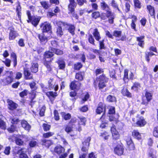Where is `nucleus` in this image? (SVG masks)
Returning <instances> with one entry per match:
<instances>
[{"instance_id": "obj_1", "label": "nucleus", "mask_w": 158, "mask_h": 158, "mask_svg": "<svg viewBox=\"0 0 158 158\" xmlns=\"http://www.w3.org/2000/svg\"><path fill=\"white\" fill-rule=\"evenodd\" d=\"M92 34H90L88 37V40L89 43L93 46H95V40L94 37L95 38L96 41L98 42L99 50L96 49H93L92 52L94 53L100 55V50L102 49L105 50L106 49V46L105 43V40L104 39L101 40V37L100 32L97 28L94 29Z\"/></svg>"}, {"instance_id": "obj_2", "label": "nucleus", "mask_w": 158, "mask_h": 158, "mask_svg": "<svg viewBox=\"0 0 158 158\" xmlns=\"http://www.w3.org/2000/svg\"><path fill=\"white\" fill-rule=\"evenodd\" d=\"M109 81V78L105 74H102L97 77L96 80L93 82V85L94 88L98 86L99 90L103 92L102 89L107 86L106 83Z\"/></svg>"}, {"instance_id": "obj_3", "label": "nucleus", "mask_w": 158, "mask_h": 158, "mask_svg": "<svg viewBox=\"0 0 158 158\" xmlns=\"http://www.w3.org/2000/svg\"><path fill=\"white\" fill-rule=\"evenodd\" d=\"M100 6L102 9L103 10L106 11V13L105 14H107L108 11L110 12V16L108 17H106V19L108 18V23L110 24H113L114 23V20L115 18V16L114 15V13L112 12L111 9H110L108 5L104 1H103L100 3Z\"/></svg>"}, {"instance_id": "obj_4", "label": "nucleus", "mask_w": 158, "mask_h": 158, "mask_svg": "<svg viewBox=\"0 0 158 158\" xmlns=\"http://www.w3.org/2000/svg\"><path fill=\"white\" fill-rule=\"evenodd\" d=\"M9 75H6L4 78L1 79L0 83L3 86H8L14 81V73L12 71L8 72Z\"/></svg>"}, {"instance_id": "obj_5", "label": "nucleus", "mask_w": 158, "mask_h": 158, "mask_svg": "<svg viewBox=\"0 0 158 158\" xmlns=\"http://www.w3.org/2000/svg\"><path fill=\"white\" fill-rule=\"evenodd\" d=\"M136 121L134 118L132 119V121L135 123L132 124L134 127H144L147 124V122L143 116H140L139 114H137L136 116Z\"/></svg>"}, {"instance_id": "obj_6", "label": "nucleus", "mask_w": 158, "mask_h": 158, "mask_svg": "<svg viewBox=\"0 0 158 158\" xmlns=\"http://www.w3.org/2000/svg\"><path fill=\"white\" fill-rule=\"evenodd\" d=\"M26 14L28 17L27 23H31L34 27H36L40 21V18L31 15L30 11L29 10L27 11Z\"/></svg>"}, {"instance_id": "obj_7", "label": "nucleus", "mask_w": 158, "mask_h": 158, "mask_svg": "<svg viewBox=\"0 0 158 158\" xmlns=\"http://www.w3.org/2000/svg\"><path fill=\"white\" fill-rule=\"evenodd\" d=\"M69 3L68 4V14L72 15L73 16L78 19L79 18L78 16L75 12V8L76 7L77 3L74 0H69Z\"/></svg>"}, {"instance_id": "obj_8", "label": "nucleus", "mask_w": 158, "mask_h": 158, "mask_svg": "<svg viewBox=\"0 0 158 158\" xmlns=\"http://www.w3.org/2000/svg\"><path fill=\"white\" fill-rule=\"evenodd\" d=\"M107 12V14L103 12L100 15L99 11H94L92 13L91 15V17L93 19L96 20L98 18H100L102 20H105L107 19L106 17L109 16L110 14V12L109 11H108Z\"/></svg>"}, {"instance_id": "obj_9", "label": "nucleus", "mask_w": 158, "mask_h": 158, "mask_svg": "<svg viewBox=\"0 0 158 158\" xmlns=\"http://www.w3.org/2000/svg\"><path fill=\"white\" fill-rule=\"evenodd\" d=\"M9 31L8 39L10 41L14 40L19 36V33L13 26L8 28Z\"/></svg>"}, {"instance_id": "obj_10", "label": "nucleus", "mask_w": 158, "mask_h": 158, "mask_svg": "<svg viewBox=\"0 0 158 158\" xmlns=\"http://www.w3.org/2000/svg\"><path fill=\"white\" fill-rule=\"evenodd\" d=\"M40 27L42 28V33H49L50 35L52 34V27L50 23L45 22L41 24Z\"/></svg>"}, {"instance_id": "obj_11", "label": "nucleus", "mask_w": 158, "mask_h": 158, "mask_svg": "<svg viewBox=\"0 0 158 158\" xmlns=\"http://www.w3.org/2000/svg\"><path fill=\"white\" fill-rule=\"evenodd\" d=\"M7 109L10 111L9 113L10 114L13 113L15 111L17 110L18 107V105L12 100L7 99Z\"/></svg>"}, {"instance_id": "obj_12", "label": "nucleus", "mask_w": 158, "mask_h": 158, "mask_svg": "<svg viewBox=\"0 0 158 158\" xmlns=\"http://www.w3.org/2000/svg\"><path fill=\"white\" fill-rule=\"evenodd\" d=\"M90 140V137H88L87 138H85L84 141L82 142V146L81 148V150L82 152L83 153V154H86V155H87Z\"/></svg>"}, {"instance_id": "obj_13", "label": "nucleus", "mask_w": 158, "mask_h": 158, "mask_svg": "<svg viewBox=\"0 0 158 158\" xmlns=\"http://www.w3.org/2000/svg\"><path fill=\"white\" fill-rule=\"evenodd\" d=\"M61 24H62L63 26L64 27L67 28L66 30L71 34L72 35H73L75 34V30L76 29L75 26L72 24H70L66 22H61Z\"/></svg>"}, {"instance_id": "obj_14", "label": "nucleus", "mask_w": 158, "mask_h": 158, "mask_svg": "<svg viewBox=\"0 0 158 158\" xmlns=\"http://www.w3.org/2000/svg\"><path fill=\"white\" fill-rule=\"evenodd\" d=\"M126 143L127 150L129 151L134 150L135 149V146L131 137L127 136L125 139Z\"/></svg>"}, {"instance_id": "obj_15", "label": "nucleus", "mask_w": 158, "mask_h": 158, "mask_svg": "<svg viewBox=\"0 0 158 158\" xmlns=\"http://www.w3.org/2000/svg\"><path fill=\"white\" fill-rule=\"evenodd\" d=\"M124 147L123 144L120 142L114 148V153L119 156L122 155L124 152Z\"/></svg>"}, {"instance_id": "obj_16", "label": "nucleus", "mask_w": 158, "mask_h": 158, "mask_svg": "<svg viewBox=\"0 0 158 158\" xmlns=\"http://www.w3.org/2000/svg\"><path fill=\"white\" fill-rule=\"evenodd\" d=\"M81 84L80 82L74 80L70 83L69 88L71 90L78 91L80 89Z\"/></svg>"}, {"instance_id": "obj_17", "label": "nucleus", "mask_w": 158, "mask_h": 158, "mask_svg": "<svg viewBox=\"0 0 158 158\" xmlns=\"http://www.w3.org/2000/svg\"><path fill=\"white\" fill-rule=\"evenodd\" d=\"M110 131L112 134V139L113 140H116L120 138V135L116 129L115 125L113 124L110 128Z\"/></svg>"}, {"instance_id": "obj_18", "label": "nucleus", "mask_w": 158, "mask_h": 158, "mask_svg": "<svg viewBox=\"0 0 158 158\" xmlns=\"http://www.w3.org/2000/svg\"><path fill=\"white\" fill-rule=\"evenodd\" d=\"M106 105L103 102H100L98 105L95 112L97 114H100L102 113H106Z\"/></svg>"}, {"instance_id": "obj_19", "label": "nucleus", "mask_w": 158, "mask_h": 158, "mask_svg": "<svg viewBox=\"0 0 158 158\" xmlns=\"http://www.w3.org/2000/svg\"><path fill=\"white\" fill-rule=\"evenodd\" d=\"M145 96L146 100L142 99L141 104L147 106L149 102L152 100V95L151 93L146 91L145 92Z\"/></svg>"}, {"instance_id": "obj_20", "label": "nucleus", "mask_w": 158, "mask_h": 158, "mask_svg": "<svg viewBox=\"0 0 158 158\" xmlns=\"http://www.w3.org/2000/svg\"><path fill=\"white\" fill-rule=\"evenodd\" d=\"M38 146V143L37 139L32 137L29 140L27 149H31L32 148H35Z\"/></svg>"}, {"instance_id": "obj_21", "label": "nucleus", "mask_w": 158, "mask_h": 158, "mask_svg": "<svg viewBox=\"0 0 158 158\" xmlns=\"http://www.w3.org/2000/svg\"><path fill=\"white\" fill-rule=\"evenodd\" d=\"M37 36L41 44L45 45L48 42L49 37L46 36L44 33L38 34Z\"/></svg>"}, {"instance_id": "obj_22", "label": "nucleus", "mask_w": 158, "mask_h": 158, "mask_svg": "<svg viewBox=\"0 0 158 158\" xmlns=\"http://www.w3.org/2000/svg\"><path fill=\"white\" fill-rule=\"evenodd\" d=\"M23 70L24 77L26 80H30L33 79V75L30 71L29 68L24 67Z\"/></svg>"}, {"instance_id": "obj_23", "label": "nucleus", "mask_w": 158, "mask_h": 158, "mask_svg": "<svg viewBox=\"0 0 158 158\" xmlns=\"http://www.w3.org/2000/svg\"><path fill=\"white\" fill-rule=\"evenodd\" d=\"M65 151V149L60 145H58L55 147L53 151H52V153H56L58 155L64 153Z\"/></svg>"}, {"instance_id": "obj_24", "label": "nucleus", "mask_w": 158, "mask_h": 158, "mask_svg": "<svg viewBox=\"0 0 158 158\" xmlns=\"http://www.w3.org/2000/svg\"><path fill=\"white\" fill-rule=\"evenodd\" d=\"M61 22H63L62 21H58L56 23V25L58 27L56 29V34L59 37H61L63 35L64 33L62 30V28L61 25L62 24H61Z\"/></svg>"}, {"instance_id": "obj_25", "label": "nucleus", "mask_w": 158, "mask_h": 158, "mask_svg": "<svg viewBox=\"0 0 158 158\" xmlns=\"http://www.w3.org/2000/svg\"><path fill=\"white\" fill-rule=\"evenodd\" d=\"M53 60V58H52L48 60L43 61V64L48 72H51L52 71V63Z\"/></svg>"}, {"instance_id": "obj_26", "label": "nucleus", "mask_w": 158, "mask_h": 158, "mask_svg": "<svg viewBox=\"0 0 158 158\" xmlns=\"http://www.w3.org/2000/svg\"><path fill=\"white\" fill-rule=\"evenodd\" d=\"M41 144L45 148H48L52 145L53 142L52 140L46 139H43L41 140Z\"/></svg>"}, {"instance_id": "obj_27", "label": "nucleus", "mask_w": 158, "mask_h": 158, "mask_svg": "<svg viewBox=\"0 0 158 158\" xmlns=\"http://www.w3.org/2000/svg\"><path fill=\"white\" fill-rule=\"evenodd\" d=\"M145 36L144 35H142L136 37V40L138 42V45L141 48H143L145 45Z\"/></svg>"}, {"instance_id": "obj_28", "label": "nucleus", "mask_w": 158, "mask_h": 158, "mask_svg": "<svg viewBox=\"0 0 158 158\" xmlns=\"http://www.w3.org/2000/svg\"><path fill=\"white\" fill-rule=\"evenodd\" d=\"M85 75V72L84 71H79L76 73L75 75V78L79 82L81 81L84 80Z\"/></svg>"}, {"instance_id": "obj_29", "label": "nucleus", "mask_w": 158, "mask_h": 158, "mask_svg": "<svg viewBox=\"0 0 158 158\" xmlns=\"http://www.w3.org/2000/svg\"><path fill=\"white\" fill-rule=\"evenodd\" d=\"M131 135L135 139L137 140H141L142 139L141 133L137 129H134L131 132Z\"/></svg>"}, {"instance_id": "obj_30", "label": "nucleus", "mask_w": 158, "mask_h": 158, "mask_svg": "<svg viewBox=\"0 0 158 158\" xmlns=\"http://www.w3.org/2000/svg\"><path fill=\"white\" fill-rule=\"evenodd\" d=\"M19 147H15L13 149V158H20V155L19 153L20 151L23 150L25 149V148H21L19 149Z\"/></svg>"}, {"instance_id": "obj_31", "label": "nucleus", "mask_w": 158, "mask_h": 158, "mask_svg": "<svg viewBox=\"0 0 158 158\" xmlns=\"http://www.w3.org/2000/svg\"><path fill=\"white\" fill-rule=\"evenodd\" d=\"M121 93L123 96L128 98H131L132 97V94L127 88L123 87L121 90Z\"/></svg>"}, {"instance_id": "obj_32", "label": "nucleus", "mask_w": 158, "mask_h": 158, "mask_svg": "<svg viewBox=\"0 0 158 158\" xmlns=\"http://www.w3.org/2000/svg\"><path fill=\"white\" fill-rule=\"evenodd\" d=\"M37 91L34 90L31 91L30 92L28 93L29 98L30 100V105H31L32 104H34L35 102L33 101L34 99L36 98V96Z\"/></svg>"}, {"instance_id": "obj_33", "label": "nucleus", "mask_w": 158, "mask_h": 158, "mask_svg": "<svg viewBox=\"0 0 158 158\" xmlns=\"http://www.w3.org/2000/svg\"><path fill=\"white\" fill-rule=\"evenodd\" d=\"M54 56L53 52L50 50L46 51L43 54V61L48 60L47 59H52L51 58Z\"/></svg>"}, {"instance_id": "obj_34", "label": "nucleus", "mask_w": 158, "mask_h": 158, "mask_svg": "<svg viewBox=\"0 0 158 158\" xmlns=\"http://www.w3.org/2000/svg\"><path fill=\"white\" fill-rule=\"evenodd\" d=\"M50 43L51 45L50 46L49 49L51 51H53L56 48L60 47L59 42L55 40H51Z\"/></svg>"}, {"instance_id": "obj_35", "label": "nucleus", "mask_w": 158, "mask_h": 158, "mask_svg": "<svg viewBox=\"0 0 158 158\" xmlns=\"http://www.w3.org/2000/svg\"><path fill=\"white\" fill-rule=\"evenodd\" d=\"M141 87L140 83L137 81H135L133 83L131 87V89L134 91L137 92L140 89Z\"/></svg>"}, {"instance_id": "obj_36", "label": "nucleus", "mask_w": 158, "mask_h": 158, "mask_svg": "<svg viewBox=\"0 0 158 158\" xmlns=\"http://www.w3.org/2000/svg\"><path fill=\"white\" fill-rule=\"evenodd\" d=\"M131 18L133 19L131 20L130 24L131 28L135 31H136L137 30L136 29V25L135 23L136 22L137 20V17L135 15H132L131 16Z\"/></svg>"}, {"instance_id": "obj_37", "label": "nucleus", "mask_w": 158, "mask_h": 158, "mask_svg": "<svg viewBox=\"0 0 158 158\" xmlns=\"http://www.w3.org/2000/svg\"><path fill=\"white\" fill-rule=\"evenodd\" d=\"M147 9L148 10V13L150 16L152 17H155V10L154 7L150 5L147 6Z\"/></svg>"}, {"instance_id": "obj_38", "label": "nucleus", "mask_w": 158, "mask_h": 158, "mask_svg": "<svg viewBox=\"0 0 158 158\" xmlns=\"http://www.w3.org/2000/svg\"><path fill=\"white\" fill-rule=\"evenodd\" d=\"M46 95L50 100L52 98L55 99L58 96L57 92L53 91L47 92L46 93Z\"/></svg>"}, {"instance_id": "obj_39", "label": "nucleus", "mask_w": 158, "mask_h": 158, "mask_svg": "<svg viewBox=\"0 0 158 158\" xmlns=\"http://www.w3.org/2000/svg\"><path fill=\"white\" fill-rule=\"evenodd\" d=\"M154 55H155V54L152 52H145V59L148 63L150 62V57Z\"/></svg>"}, {"instance_id": "obj_40", "label": "nucleus", "mask_w": 158, "mask_h": 158, "mask_svg": "<svg viewBox=\"0 0 158 158\" xmlns=\"http://www.w3.org/2000/svg\"><path fill=\"white\" fill-rule=\"evenodd\" d=\"M58 65V68L60 69L64 70L65 67V63L63 60H58L56 62Z\"/></svg>"}, {"instance_id": "obj_41", "label": "nucleus", "mask_w": 158, "mask_h": 158, "mask_svg": "<svg viewBox=\"0 0 158 158\" xmlns=\"http://www.w3.org/2000/svg\"><path fill=\"white\" fill-rule=\"evenodd\" d=\"M83 67L82 63L80 62H77L73 64V69L75 71H79Z\"/></svg>"}, {"instance_id": "obj_42", "label": "nucleus", "mask_w": 158, "mask_h": 158, "mask_svg": "<svg viewBox=\"0 0 158 158\" xmlns=\"http://www.w3.org/2000/svg\"><path fill=\"white\" fill-rule=\"evenodd\" d=\"M22 126L24 128L25 130L29 131L31 128L30 125L25 120H22L21 122Z\"/></svg>"}, {"instance_id": "obj_43", "label": "nucleus", "mask_w": 158, "mask_h": 158, "mask_svg": "<svg viewBox=\"0 0 158 158\" xmlns=\"http://www.w3.org/2000/svg\"><path fill=\"white\" fill-rule=\"evenodd\" d=\"M21 7L19 3L16 6V12L17 15L18 16V17L19 20L21 19Z\"/></svg>"}, {"instance_id": "obj_44", "label": "nucleus", "mask_w": 158, "mask_h": 158, "mask_svg": "<svg viewBox=\"0 0 158 158\" xmlns=\"http://www.w3.org/2000/svg\"><path fill=\"white\" fill-rule=\"evenodd\" d=\"M10 57L13 59V66L15 68L17 65V57L16 54L14 52L11 53L10 54Z\"/></svg>"}, {"instance_id": "obj_45", "label": "nucleus", "mask_w": 158, "mask_h": 158, "mask_svg": "<svg viewBox=\"0 0 158 158\" xmlns=\"http://www.w3.org/2000/svg\"><path fill=\"white\" fill-rule=\"evenodd\" d=\"M15 143L19 146H24V145H26V144L23 140L18 137H15Z\"/></svg>"}, {"instance_id": "obj_46", "label": "nucleus", "mask_w": 158, "mask_h": 158, "mask_svg": "<svg viewBox=\"0 0 158 158\" xmlns=\"http://www.w3.org/2000/svg\"><path fill=\"white\" fill-rule=\"evenodd\" d=\"M54 135V132L48 131L42 134L43 138L44 139H48L52 137Z\"/></svg>"}, {"instance_id": "obj_47", "label": "nucleus", "mask_w": 158, "mask_h": 158, "mask_svg": "<svg viewBox=\"0 0 158 158\" xmlns=\"http://www.w3.org/2000/svg\"><path fill=\"white\" fill-rule=\"evenodd\" d=\"M128 70L126 69L124 71V75L123 77V80L125 83L127 82L129 80L128 77Z\"/></svg>"}, {"instance_id": "obj_48", "label": "nucleus", "mask_w": 158, "mask_h": 158, "mask_svg": "<svg viewBox=\"0 0 158 158\" xmlns=\"http://www.w3.org/2000/svg\"><path fill=\"white\" fill-rule=\"evenodd\" d=\"M38 64L37 63H33L31 64V70L32 72L36 73L38 71Z\"/></svg>"}, {"instance_id": "obj_49", "label": "nucleus", "mask_w": 158, "mask_h": 158, "mask_svg": "<svg viewBox=\"0 0 158 158\" xmlns=\"http://www.w3.org/2000/svg\"><path fill=\"white\" fill-rule=\"evenodd\" d=\"M61 114L62 118L65 121L68 120L71 118V115L69 113L66 114L65 112H62L61 113Z\"/></svg>"}, {"instance_id": "obj_50", "label": "nucleus", "mask_w": 158, "mask_h": 158, "mask_svg": "<svg viewBox=\"0 0 158 158\" xmlns=\"http://www.w3.org/2000/svg\"><path fill=\"white\" fill-rule=\"evenodd\" d=\"M28 85L29 86L31 89V91L34 90L36 91L38 88L36 86V83L34 81H32L29 83Z\"/></svg>"}, {"instance_id": "obj_51", "label": "nucleus", "mask_w": 158, "mask_h": 158, "mask_svg": "<svg viewBox=\"0 0 158 158\" xmlns=\"http://www.w3.org/2000/svg\"><path fill=\"white\" fill-rule=\"evenodd\" d=\"M133 2L135 8L139 9L141 8V3L139 0H133Z\"/></svg>"}, {"instance_id": "obj_52", "label": "nucleus", "mask_w": 158, "mask_h": 158, "mask_svg": "<svg viewBox=\"0 0 158 158\" xmlns=\"http://www.w3.org/2000/svg\"><path fill=\"white\" fill-rule=\"evenodd\" d=\"M107 101L109 102H116V98L114 96L109 95H108L106 98Z\"/></svg>"}, {"instance_id": "obj_53", "label": "nucleus", "mask_w": 158, "mask_h": 158, "mask_svg": "<svg viewBox=\"0 0 158 158\" xmlns=\"http://www.w3.org/2000/svg\"><path fill=\"white\" fill-rule=\"evenodd\" d=\"M100 136L104 140H107L110 136V135L108 132L106 131L100 134Z\"/></svg>"}, {"instance_id": "obj_54", "label": "nucleus", "mask_w": 158, "mask_h": 158, "mask_svg": "<svg viewBox=\"0 0 158 158\" xmlns=\"http://www.w3.org/2000/svg\"><path fill=\"white\" fill-rule=\"evenodd\" d=\"M42 127L45 132H47L50 130L51 125L47 123H43L42 125Z\"/></svg>"}, {"instance_id": "obj_55", "label": "nucleus", "mask_w": 158, "mask_h": 158, "mask_svg": "<svg viewBox=\"0 0 158 158\" xmlns=\"http://www.w3.org/2000/svg\"><path fill=\"white\" fill-rule=\"evenodd\" d=\"M104 70L103 69L99 68L96 69L94 70V73L95 76H97L100 74H104Z\"/></svg>"}, {"instance_id": "obj_56", "label": "nucleus", "mask_w": 158, "mask_h": 158, "mask_svg": "<svg viewBox=\"0 0 158 158\" xmlns=\"http://www.w3.org/2000/svg\"><path fill=\"white\" fill-rule=\"evenodd\" d=\"M42 6L45 9H48L50 6L48 2L46 1H42L40 2Z\"/></svg>"}, {"instance_id": "obj_57", "label": "nucleus", "mask_w": 158, "mask_h": 158, "mask_svg": "<svg viewBox=\"0 0 158 158\" xmlns=\"http://www.w3.org/2000/svg\"><path fill=\"white\" fill-rule=\"evenodd\" d=\"M77 122V119L76 118H72L69 122L68 124L72 127L75 126V123Z\"/></svg>"}, {"instance_id": "obj_58", "label": "nucleus", "mask_w": 158, "mask_h": 158, "mask_svg": "<svg viewBox=\"0 0 158 158\" xmlns=\"http://www.w3.org/2000/svg\"><path fill=\"white\" fill-rule=\"evenodd\" d=\"M54 118V119L56 121L59 120L60 119V117L59 113L56 110H54L53 111Z\"/></svg>"}, {"instance_id": "obj_59", "label": "nucleus", "mask_w": 158, "mask_h": 158, "mask_svg": "<svg viewBox=\"0 0 158 158\" xmlns=\"http://www.w3.org/2000/svg\"><path fill=\"white\" fill-rule=\"evenodd\" d=\"M64 131L67 133H69L73 131V127H72L68 124L66 125L65 127Z\"/></svg>"}, {"instance_id": "obj_60", "label": "nucleus", "mask_w": 158, "mask_h": 158, "mask_svg": "<svg viewBox=\"0 0 158 158\" xmlns=\"http://www.w3.org/2000/svg\"><path fill=\"white\" fill-rule=\"evenodd\" d=\"M46 110V107L44 105L40 109L39 114L40 117L44 116V114Z\"/></svg>"}, {"instance_id": "obj_61", "label": "nucleus", "mask_w": 158, "mask_h": 158, "mask_svg": "<svg viewBox=\"0 0 158 158\" xmlns=\"http://www.w3.org/2000/svg\"><path fill=\"white\" fill-rule=\"evenodd\" d=\"M16 129V127L14 125H11L10 127H8L7 129L8 131L10 133H12L14 132Z\"/></svg>"}, {"instance_id": "obj_62", "label": "nucleus", "mask_w": 158, "mask_h": 158, "mask_svg": "<svg viewBox=\"0 0 158 158\" xmlns=\"http://www.w3.org/2000/svg\"><path fill=\"white\" fill-rule=\"evenodd\" d=\"M122 33V31H121L115 30L114 31L113 35L116 38L119 37L121 36Z\"/></svg>"}, {"instance_id": "obj_63", "label": "nucleus", "mask_w": 158, "mask_h": 158, "mask_svg": "<svg viewBox=\"0 0 158 158\" xmlns=\"http://www.w3.org/2000/svg\"><path fill=\"white\" fill-rule=\"evenodd\" d=\"M53 52H54L56 55H61L64 54L63 51L58 48H56V49L52 51Z\"/></svg>"}, {"instance_id": "obj_64", "label": "nucleus", "mask_w": 158, "mask_h": 158, "mask_svg": "<svg viewBox=\"0 0 158 158\" xmlns=\"http://www.w3.org/2000/svg\"><path fill=\"white\" fill-rule=\"evenodd\" d=\"M153 135L156 138H158V126L155 127L153 129Z\"/></svg>"}]
</instances>
